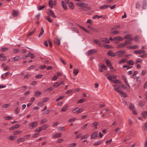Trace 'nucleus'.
Listing matches in <instances>:
<instances>
[{
    "label": "nucleus",
    "instance_id": "nucleus-21",
    "mask_svg": "<svg viewBox=\"0 0 147 147\" xmlns=\"http://www.w3.org/2000/svg\"><path fill=\"white\" fill-rule=\"evenodd\" d=\"M113 40H116L119 41H122L123 39L120 36H118L117 37H115L113 38Z\"/></svg>",
    "mask_w": 147,
    "mask_h": 147
},
{
    "label": "nucleus",
    "instance_id": "nucleus-33",
    "mask_svg": "<svg viewBox=\"0 0 147 147\" xmlns=\"http://www.w3.org/2000/svg\"><path fill=\"white\" fill-rule=\"evenodd\" d=\"M1 58H2V59H0V60L1 61H5L7 59V57L4 56V54L3 53V55H2Z\"/></svg>",
    "mask_w": 147,
    "mask_h": 147
},
{
    "label": "nucleus",
    "instance_id": "nucleus-53",
    "mask_svg": "<svg viewBox=\"0 0 147 147\" xmlns=\"http://www.w3.org/2000/svg\"><path fill=\"white\" fill-rule=\"evenodd\" d=\"M85 101V100L83 98H82L80 99L78 101V103H82L84 102Z\"/></svg>",
    "mask_w": 147,
    "mask_h": 147
},
{
    "label": "nucleus",
    "instance_id": "nucleus-5",
    "mask_svg": "<svg viewBox=\"0 0 147 147\" xmlns=\"http://www.w3.org/2000/svg\"><path fill=\"white\" fill-rule=\"evenodd\" d=\"M98 132L97 131L93 132L91 135V137L92 139H94L98 136Z\"/></svg>",
    "mask_w": 147,
    "mask_h": 147
},
{
    "label": "nucleus",
    "instance_id": "nucleus-28",
    "mask_svg": "<svg viewBox=\"0 0 147 147\" xmlns=\"http://www.w3.org/2000/svg\"><path fill=\"white\" fill-rule=\"evenodd\" d=\"M54 42L55 44L59 45H60V40L58 39H56L54 40Z\"/></svg>",
    "mask_w": 147,
    "mask_h": 147
},
{
    "label": "nucleus",
    "instance_id": "nucleus-17",
    "mask_svg": "<svg viewBox=\"0 0 147 147\" xmlns=\"http://www.w3.org/2000/svg\"><path fill=\"white\" fill-rule=\"evenodd\" d=\"M141 114L144 118L146 119L147 118V111H143L142 112Z\"/></svg>",
    "mask_w": 147,
    "mask_h": 147
},
{
    "label": "nucleus",
    "instance_id": "nucleus-18",
    "mask_svg": "<svg viewBox=\"0 0 147 147\" xmlns=\"http://www.w3.org/2000/svg\"><path fill=\"white\" fill-rule=\"evenodd\" d=\"M68 106L67 105H66L65 107H63L61 109V111L62 112H64L67 111L68 110Z\"/></svg>",
    "mask_w": 147,
    "mask_h": 147
},
{
    "label": "nucleus",
    "instance_id": "nucleus-6",
    "mask_svg": "<svg viewBox=\"0 0 147 147\" xmlns=\"http://www.w3.org/2000/svg\"><path fill=\"white\" fill-rule=\"evenodd\" d=\"M113 86L115 88V90L116 92H117L118 93L121 90H119L120 86L119 85L117 84H114L113 85Z\"/></svg>",
    "mask_w": 147,
    "mask_h": 147
},
{
    "label": "nucleus",
    "instance_id": "nucleus-27",
    "mask_svg": "<svg viewBox=\"0 0 147 147\" xmlns=\"http://www.w3.org/2000/svg\"><path fill=\"white\" fill-rule=\"evenodd\" d=\"M24 138H19L17 140V142H22L25 141Z\"/></svg>",
    "mask_w": 147,
    "mask_h": 147
},
{
    "label": "nucleus",
    "instance_id": "nucleus-56",
    "mask_svg": "<svg viewBox=\"0 0 147 147\" xmlns=\"http://www.w3.org/2000/svg\"><path fill=\"white\" fill-rule=\"evenodd\" d=\"M104 47L107 49H110L112 47L111 46L107 45H104Z\"/></svg>",
    "mask_w": 147,
    "mask_h": 147
},
{
    "label": "nucleus",
    "instance_id": "nucleus-1",
    "mask_svg": "<svg viewBox=\"0 0 147 147\" xmlns=\"http://www.w3.org/2000/svg\"><path fill=\"white\" fill-rule=\"evenodd\" d=\"M77 5L78 6L83 7L80 9V10L86 11L90 10L91 9V8L90 7H88L87 4L85 3H77Z\"/></svg>",
    "mask_w": 147,
    "mask_h": 147
},
{
    "label": "nucleus",
    "instance_id": "nucleus-15",
    "mask_svg": "<svg viewBox=\"0 0 147 147\" xmlns=\"http://www.w3.org/2000/svg\"><path fill=\"white\" fill-rule=\"evenodd\" d=\"M133 39V38H129L128 39H127V40H126L125 42V44L126 45H130L131 44V41Z\"/></svg>",
    "mask_w": 147,
    "mask_h": 147
},
{
    "label": "nucleus",
    "instance_id": "nucleus-22",
    "mask_svg": "<svg viewBox=\"0 0 147 147\" xmlns=\"http://www.w3.org/2000/svg\"><path fill=\"white\" fill-rule=\"evenodd\" d=\"M126 45L125 44V43L121 44L118 45L117 46V47L119 48H121L125 47Z\"/></svg>",
    "mask_w": 147,
    "mask_h": 147
},
{
    "label": "nucleus",
    "instance_id": "nucleus-46",
    "mask_svg": "<svg viewBox=\"0 0 147 147\" xmlns=\"http://www.w3.org/2000/svg\"><path fill=\"white\" fill-rule=\"evenodd\" d=\"M47 21H49V22L51 23L53 21L52 20H51L49 16H48L45 17Z\"/></svg>",
    "mask_w": 147,
    "mask_h": 147
},
{
    "label": "nucleus",
    "instance_id": "nucleus-50",
    "mask_svg": "<svg viewBox=\"0 0 147 147\" xmlns=\"http://www.w3.org/2000/svg\"><path fill=\"white\" fill-rule=\"evenodd\" d=\"M121 86L124 89H125V90H127L128 91L129 90V88H128L127 87L125 86V85H124L123 84H121Z\"/></svg>",
    "mask_w": 147,
    "mask_h": 147
},
{
    "label": "nucleus",
    "instance_id": "nucleus-32",
    "mask_svg": "<svg viewBox=\"0 0 147 147\" xmlns=\"http://www.w3.org/2000/svg\"><path fill=\"white\" fill-rule=\"evenodd\" d=\"M44 30L43 27H42L41 28V31L39 35H38V37H40V36L42 35V34L44 32Z\"/></svg>",
    "mask_w": 147,
    "mask_h": 147
},
{
    "label": "nucleus",
    "instance_id": "nucleus-52",
    "mask_svg": "<svg viewBox=\"0 0 147 147\" xmlns=\"http://www.w3.org/2000/svg\"><path fill=\"white\" fill-rule=\"evenodd\" d=\"M126 59H122L121 60L119 61L118 62V63L119 64H120L122 63H124L126 62Z\"/></svg>",
    "mask_w": 147,
    "mask_h": 147
},
{
    "label": "nucleus",
    "instance_id": "nucleus-34",
    "mask_svg": "<svg viewBox=\"0 0 147 147\" xmlns=\"http://www.w3.org/2000/svg\"><path fill=\"white\" fill-rule=\"evenodd\" d=\"M109 7V5H105L100 7V9H104L107 8Z\"/></svg>",
    "mask_w": 147,
    "mask_h": 147
},
{
    "label": "nucleus",
    "instance_id": "nucleus-13",
    "mask_svg": "<svg viewBox=\"0 0 147 147\" xmlns=\"http://www.w3.org/2000/svg\"><path fill=\"white\" fill-rule=\"evenodd\" d=\"M126 52L124 51H117L115 53L116 54L118 55L119 57L122 54L125 53Z\"/></svg>",
    "mask_w": 147,
    "mask_h": 147
},
{
    "label": "nucleus",
    "instance_id": "nucleus-30",
    "mask_svg": "<svg viewBox=\"0 0 147 147\" xmlns=\"http://www.w3.org/2000/svg\"><path fill=\"white\" fill-rule=\"evenodd\" d=\"M61 135V134L60 133H59L58 134H57L54 135L53 136V138H56L59 137Z\"/></svg>",
    "mask_w": 147,
    "mask_h": 147
},
{
    "label": "nucleus",
    "instance_id": "nucleus-4",
    "mask_svg": "<svg viewBox=\"0 0 147 147\" xmlns=\"http://www.w3.org/2000/svg\"><path fill=\"white\" fill-rule=\"evenodd\" d=\"M97 52V51L96 50L94 49H92L88 51L86 53V54L88 56H89Z\"/></svg>",
    "mask_w": 147,
    "mask_h": 147
},
{
    "label": "nucleus",
    "instance_id": "nucleus-12",
    "mask_svg": "<svg viewBox=\"0 0 147 147\" xmlns=\"http://www.w3.org/2000/svg\"><path fill=\"white\" fill-rule=\"evenodd\" d=\"M38 124V122L36 121L31 123L30 124V126L32 127H35Z\"/></svg>",
    "mask_w": 147,
    "mask_h": 147
},
{
    "label": "nucleus",
    "instance_id": "nucleus-40",
    "mask_svg": "<svg viewBox=\"0 0 147 147\" xmlns=\"http://www.w3.org/2000/svg\"><path fill=\"white\" fill-rule=\"evenodd\" d=\"M13 117L10 116H5L4 117V119L6 120H9L13 118Z\"/></svg>",
    "mask_w": 147,
    "mask_h": 147
},
{
    "label": "nucleus",
    "instance_id": "nucleus-20",
    "mask_svg": "<svg viewBox=\"0 0 147 147\" xmlns=\"http://www.w3.org/2000/svg\"><path fill=\"white\" fill-rule=\"evenodd\" d=\"M41 92L38 91H36L34 93V95L36 97H38L41 94Z\"/></svg>",
    "mask_w": 147,
    "mask_h": 147
},
{
    "label": "nucleus",
    "instance_id": "nucleus-9",
    "mask_svg": "<svg viewBox=\"0 0 147 147\" xmlns=\"http://www.w3.org/2000/svg\"><path fill=\"white\" fill-rule=\"evenodd\" d=\"M134 53L136 54H140L145 52L144 50H140L139 51H134Z\"/></svg>",
    "mask_w": 147,
    "mask_h": 147
},
{
    "label": "nucleus",
    "instance_id": "nucleus-11",
    "mask_svg": "<svg viewBox=\"0 0 147 147\" xmlns=\"http://www.w3.org/2000/svg\"><path fill=\"white\" fill-rule=\"evenodd\" d=\"M18 12L15 10H13L12 12V15L14 17H16L18 15Z\"/></svg>",
    "mask_w": 147,
    "mask_h": 147
},
{
    "label": "nucleus",
    "instance_id": "nucleus-10",
    "mask_svg": "<svg viewBox=\"0 0 147 147\" xmlns=\"http://www.w3.org/2000/svg\"><path fill=\"white\" fill-rule=\"evenodd\" d=\"M100 40L102 42L108 43L109 42V41L108 39L106 38H100Z\"/></svg>",
    "mask_w": 147,
    "mask_h": 147
},
{
    "label": "nucleus",
    "instance_id": "nucleus-19",
    "mask_svg": "<svg viewBox=\"0 0 147 147\" xmlns=\"http://www.w3.org/2000/svg\"><path fill=\"white\" fill-rule=\"evenodd\" d=\"M94 41L95 42V43L97 44L99 46H102V43L100 42V41L97 40H94Z\"/></svg>",
    "mask_w": 147,
    "mask_h": 147
},
{
    "label": "nucleus",
    "instance_id": "nucleus-63",
    "mask_svg": "<svg viewBox=\"0 0 147 147\" xmlns=\"http://www.w3.org/2000/svg\"><path fill=\"white\" fill-rule=\"evenodd\" d=\"M106 62L107 66H109L110 64H111L110 61L109 60H106Z\"/></svg>",
    "mask_w": 147,
    "mask_h": 147
},
{
    "label": "nucleus",
    "instance_id": "nucleus-39",
    "mask_svg": "<svg viewBox=\"0 0 147 147\" xmlns=\"http://www.w3.org/2000/svg\"><path fill=\"white\" fill-rule=\"evenodd\" d=\"M47 120L46 119H43L41 121L40 123L41 124H43L46 123L47 122Z\"/></svg>",
    "mask_w": 147,
    "mask_h": 147
},
{
    "label": "nucleus",
    "instance_id": "nucleus-61",
    "mask_svg": "<svg viewBox=\"0 0 147 147\" xmlns=\"http://www.w3.org/2000/svg\"><path fill=\"white\" fill-rule=\"evenodd\" d=\"M10 106V104H5L3 106V107L4 108H6L7 107H9Z\"/></svg>",
    "mask_w": 147,
    "mask_h": 147
},
{
    "label": "nucleus",
    "instance_id": "nucleus-29",
    "mask_svg": "<svg viewBox=\"0 0 147 147\" xmlns=\"http://www.w3.org/2000/svg\"><path fill=\"white\" fill-rule=\"evenodd\" d=\"M36 28H35L34 29V30L32 32H30V33H29L28 35H27V37H29V36H31V35H32L33 34V33L34 32H35V31H36Z\"/></svg>",
    "mask_w": 147,
    "mask_h": 147
},
{
    "label": "nucleus",
    "instance_id": "nucleus-2",
    "mask_svg": "<svg viewBox=\"0 0 147 147\" xmlns=\"http://www.w3.org/2000/svg\"><path fill=\"white\" fill-rule=\"evenodd\" d=\"M83 111L84 109H82L77 108L73 109L72 111V112L73 113H75L77 112V113L79 114L83 112Z\"/></svg>",
    "mask_w": 147,
    "mask_h": 147
},
{
    "label": "nucleus",
    "instance_id": "nucleus-48",
    "mask_svg": "<svg viewBox=\"0 0 147 147\" xmlns=\"http://www.w3.org/2000/svg\"><path fill=\"white\" fill-rule=\"evenodd\" d=\"M119 31H112L111 32V33L112 34H117L119 33Z\"/></svg>",
    "mask_w": 147,
    "mask_h": 147
},
{
    "label": "nucleus",
    "instance_id": "nucleus-59",
    "mask_svg": "<svg viewBox=\"0 0 147 147\" xmlns=\"http://www.w3.org/2000/svg\"><path fill=\"white\" fill-rule=\"evenodd\" d=\"M88 134H85L81 138V140H83L85 138H86L88 136Z\"/></svg>",
    "mask_w": 147,
    "mask_h": 147
},
{
    "label": "nucleus",
    "instance_id": "nucleus-38",
    "mask_svg": "<svg viewBox=\"0 0 147 147\" xmlns=\"http://www.w3.org/2000/svg\"><path fill=\"white\" fill-rule=\"evenodd\" d=\"M99 124V123L97 122H95L92 124V126L95 127V129L97 128L96 126L98 125Z\"/></svg>",
    "mask_w": 147,
    "mask_h": 147
},
{
    "label": "nucleus",
    "instance_id": "nucleus-58",
    "mask_svg": "<svg viewBox=\"0 0 147 147\" xmlns=\"http://www.w3.org/2000/svg\"><path fill=\"white\" fill-rule=\"evenodd\" d=\"M53 89V88L52 87H49V88H47L46 91H51Z\"/></svg>",
    "mask_w": 147,
    "mask_h": 147
},
{
    "label": "nucleus",
    "instance_id": "nucleus-16",
    "mask_svg": "<svg viewBox=\"0 0 147 147\" xmlns=\"http://www.w3.org/2000/svg\"><path fill=\"white\" fill-rule=\"evenodd\" d=\"M127 63L129 65H132L134 64V62L132 60H130L127 61Z\"/></svg>",
    "mask_w": 147,
    "mask_h": 147
},
{
    "label": "nucleus",
    "instance_id": "nucleus-54",
    "mask_svg": "<svg viewBox=\"0 0 147 147\" xmlns=\"http://www.w3.org/2000/svg\"><path fill=\"white\" fill-rule=\"evenodd\" d=\"M60 83L59 82H57L55 83L53 85V86L55 87H57L59 86Z\"/></svg>",
    "mask_w": 147,
    "mask_h": 147
},
{
    "label": "nucleus",
    "instance_id": "nucleus-60",
    "mask_svg": "<svg viewBox=\"0 0 147 147\" xmlns=\"http://www.w3.org/2000/svg\"><path fill=\"white\" fill-rule=\"evenodd\" d=\"M144 105L142 103V101H140L138 103V106L140 107H142Z\"/></svg>",
    "mask_w": 147,
    "mask_h": 147
},
{
    "label": "nucleus",
    "instance_id": "nucleus-24",
    "mask_svg": "<svg viewBox=\"0 0 147 147\" xmlns=\"http://www.w3.org/2000/svg\"><path fill=\"white\" fill-rule=\"evenodd\" d=\"M78 70L76 68H74V69L73 73L75 76H76L79 72Z\"/></svg>",
    "mask_w": 147,
    "mask_h": 147
},
{
    "label": "nucleus",
    "instance_id": "nucleus-51",
    "mask_svg": "<svg viewBox=\"0 0 147 147\" xmlns=\"http://www.w3.org/2000/svg\"><path fill=\"white\" fill-rule=\"evenodd\" d=\"M90 30L92 31H93L95 32H98V30L92 27L91 29H90Z\"/></svg>",
    "mask_w": 147,
    "mask_h": 147
},
{
    "label": "nucleus",
    "instance_id": "nucleus-42",
    "mask_svg": "<svg viewBox=\"0 0 147 147\" xmlns=\"http://www.w3.org/2000/svg\"><path fill=\"white\" fill-rule=\"evenodd\" d=\"M49 4L51 6V8H52L53 7V2L52 0H50L49 1Z\"/></svg>",
    "mask_w": 147,
    "mask_h": 147
},
{
    "label": "nucleus",
    "instance_id": "nucleus-43",
    "mask_svg": "<svg viewBox=\"0 0 147 147\" xmlns=\"http://www.w3.org/2000/svg\"><path fill=\"white\" fill-rule=\"evenodd\" d=\"M20 57L18 56H16L12 59V61H18L20 59Z\"/></svg>",
    "mask_w": 147,
    "mask_h": 147
},
{
    "label": "nucleus",
    "instance_id": "nucleus-44",
    "mask_svg": "<svg viewBox=\"0 0 147 147\" xmlns=\"http://www.w3.org/2000/svg\"><path fill=\"white\" fill-rule=\"evenodd\" d=\"M131 35H129V34L126 35L124 37L123 39H128L129 38H131Z\"/></svg>",
    "mask_w": 147,
    "mask_h": 147
},
{
    "label": "nucleus",
    "instance_id": "nucleus-14",
    "mask_svg": "<svg viewBox=\"0 0 147 147\" xmlns=\"http://www.w3.org/2000/svg\"><path fill=\"white\" fill-rule=\"evenodd\" d=\"M118 93H120L121 94V96L125 98L127 97V96L126 94L125 93L123 92V91L121 90Z\"/></svg>",
    "mask_w": 147,
    "mask_h": 147
},
{
    "label": "nucleus",
    "instance_id": "nucleus-47",
    "mask_svg": "<svg viewBox=\"0 0 147 147\" xmlns=\"http://www.w3.org/2000/svg\"><path fill=\"white\" fill-rule=\"evenodd\" d=\"M142 61V60L140 59H136L135 63L137 64L139 63H141Z\"/></svg>",
    "mask_w": 147,
    "mask_h": 147
},
{
    "label": "nucleus",
    "instance_id": "nucleus-57",
    "mask_svg": "<svg viewBox=\"0 0 147 147\" xmlns=\"http://www.w3.org/2000/svg\"><path fill=\"white\" fill-rule=\"evenodd\" d=\"M20 126V125L19 124H16L14 126L15 128L18 129L19 128Z\"/></svg>",
    "mask_w": 147,
    "mask_h": 147
},
{
    "label": "nucleus",
    "instance_id": "nucleus-25",
    "mask_svg": "<svg viewBox=\"0 0 147 147\" xmlns=\"http://www.w3.org/2000/svg\"><path fill=\"white\" fill-rule=\"evenodd\" d=\"M102 140H99L95 142L94 144L93 145L94 146H96L97 145H98L101 144L102 143Z\"/></svg>",
    "mask_w": 147,
    "mask_h": 147
},
{
    "label": "nucleus",
    "instance_id": "nucleus-49",
    "mask_svg": "<svg viewBox=\"0 0 147 147\" xmlns=\"http://www.w3.org/2000/svg\"><path fill=\"white\" fill-rule=\"evenodd\" d=\"M45 7V5H43L42 6H40L38 7L37 9L38 11H40L43 9H44Z\"/></svg>",
    "mask_w": 147,
    "mask_h": 147
},
{
    "label": "nucleus",
    "instance_id": "nucleus-31",
    "mask_svg": "<svg viewBox=\"0 0 147 147\" xmlns=\"http://www.w3.org/2000/svg\"><path fill=\"white\" fill-rule=\"evenodd\" d=\"M134 107V105L132 103H130L129 105V108L131 110H132L133 109Z\"/></svg>",
    "mask_w": 147,
    "mask_h": 147
},
{
    "label": "nucleus",
    "instance_id": "nucleus-55",
    "mask_svg": "<svg viewBox=\"0 0 147 147\" xmlns=\"http://www.w3.org/2000/svg\"><path fill=\"white\" fill-rule=\"evenodd\" d=\"M71 29L73 31H74L75 32L77 33H79L78 31L77 30L76 28L73 27L71 28Z\"/></svg>",
    "mask_w": 147,
    "mask_h": 147
},
{
    "label": "nucleus",
    "instance_id": "nucleus-8",
    "mask_svg": "<svg viewBox=\"0 0 147 147\" xmlns=\"http://www.w3.org/2000/svg\"><path fill=\"white\" fill-rule=\"evenodd\" d=\"M121 77H122V79H123V81H124L125 84H126V85L128 87H130V86L127 82L126 77L125 76H122Z\"/></svg>",
    "mask_w": 147,
    "mask_h": 147
},
{
    "label": "nucleus",
    "instance_id": "nucleus-37",
    "mask_svg": "<svg viewBox=\"0 0 147 147\" xmlns=\"http://www.w3.org/2000/svg\"><path fill=\"white\" fill-rule=\"evenodd\" d=\"M112 82H113L114 83H116V84H121V82L119 80H113L112 81Z\"/></svg>",
    "mask_w": 147,
    "mask_h": 147
},
{
    "label": "nucleus",
    "instance_id": "nucleus-3",
    "mask_svg": "<svg viewBox=\"0 0 147 147\" xmlns=\"http://www.w3.org/2000/svg\"><path fill=\"white\" fill-rule=\"evenodd\" d=\"M47 13L49 15V16H51L53 17L54 18H56V16L55 15L54 12L51 10L50 9H48Z\"/></svg>",
    "mask_w": 147,
    "mask_h": 147
},
{
    "label": "nucleus",
    "instance_id": "nucleus-45",
    "mask_svg": "<svg viewBox=\"0 0 147 147\" xmlns=\"http://www.w3.org/2000/svg\"><path fill=\"white\" fill-rule=\"evenodd\" d=\"M69 6L72 9L74 8V4L71 2H70L69 3Z\"/></svg>",
    "mask_w": 147,
    "mask_h": 147
},
{
    "label": "nucleus",
    "instance_id": "nucleus-35",
    "mask_svg": "<svg viewBox=\"0 0 147 147\" xmlns=\"http://www.w3.org/2000/svg\"><path fill=\"white\" fill-rule=\"evenodd\" d=\"M16 138V136H10L9 137V139L10 140H12L15 139Z\"/></svg>",
    "mask_w": 147,
    "mask_h": 147
},
{
    "label": "nucleus",
    "instance_id": "nucleus-62",
    "mask_svg": "<svg viewBox=\"0 0 147 147\" xmlns=\"http://www.w3.org/2000/svg\"><path fill=\"white\" fill-rule=\"evenodd\" d=\"M8 49V48H7V47L3 48H2L1 49V50L2 52H3V51H6V50H7Z\"/></svg>",
    "mask_w": 147,
    "mask_h": 147
},
{
    "label": "nucleus",
    "instance_id": "nucleus-23",
    "mask_svg": "<svg viewBox=\"0 0 147 147\" xmlns=\"http://www.w3.org/2000/svg\"><path fill=\"white\" fill-rule=\"evenodd\" d=\"M64 2L63 1L61 2V5L63 9H64L67 10V7L66 5L64 3Z\"/></svg>",
    "mask_w": 147,
    "mask_h": 147
},
{
    "label": "nucleus",
    "instance_id": "nucleus-41",
    "mask_svg": "<svg viewBox=\"0 0 147 147\" xmlns=\"http://www.w3.org/2000/svg\"><path fill=\"white\" fill-rule=\"evenodd\" d=\"M102 16H99L97 15H96L94 16H93L92 18L93 19H95L96 18H97L98 19L102 18Z\"/></svg>",
    "mask_w": 147,
    "mask_h": 147
},
{
    "label": "nucleus",
    "instance_id": "nucleus-7",
    "mask_svg": "<svg viewBox=\"0 0 147 147\" xmlns=\"http://www.w3.org/2000/svg\"><path fill=\"white\" fill-rule=\"evenodd\" d=\"M107 54L109 56L112 57H114L116 56V53H115L111 50L109 51L107 53Z\"/></svg>",
    "mask_w": 147,
    "mask_h": 147
},
{
    "label": "nucleus",
    "instance_id": "nucleus-26",
    "mask_svg": "<svg viewBox=\"0 0 147 147\" xmlns=\"http://www.w3.org/2000/svg\"><path fill=\"white\" fill-rule=\"evenodd\" d=\"M48 127V125L47 124H46L40 127V128L42 130H45Z\"/></svg>",
    "mask_w": 147,
    "mask_h": 147
},
{
    "label": "nucleus",
    "instance_id": "nucleus-36",
    "mask_svg": "<svg viewBox=\"0 0 147 147\" xmlns=\"http://www.w3.org/2000/svg\"><path fill=\"white\" fill-rule=\"evenodd\" d=\"M28 57H30L31 59H33L35 58V56L34 54L31 53H29Z\"/></svg>",
    "mask_w": 147,
    "mask_h": 147
},
{
    "label": "nucleus",
    "instance_id": "nucleus-64",
    "mask_svg": "<svg viewBox=\"0 0 147 147\" xmlns=\"http://www.w3.org/2000/svg\"><path fill=\"white\" fill-rule=\"evenodd\" d=\"M76 145V143H73L70 144L69 145L70 147H75Z\"/></svg>",
    "mask_w": 147,
    "mask_h": 147
}]
</instances>
